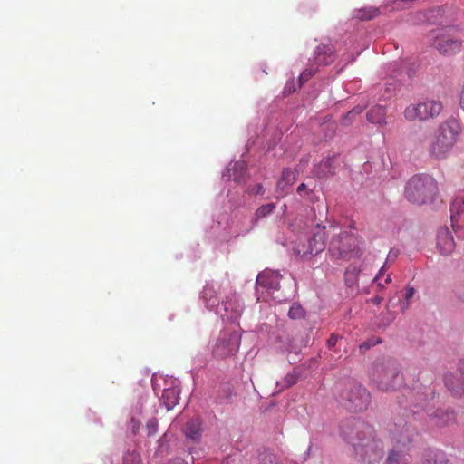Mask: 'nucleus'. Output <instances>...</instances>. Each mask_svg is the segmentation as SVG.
<instances>
[{"mask_svg":"<svg viewBox=\"0 0 464 464\" xmlns=\"http://www.w3.org/2000/svg\"><path fill=\"white\" fill-rule=\"evenodd\" d=\"M325 234L331 236L328 252L336 260H350L361 255V239L356 233L348 227L331 224L326 227L316 225V231L313 237L308 239L307 246L297 245L294 250L301 257L314 256L322 252L325 247Z\"/></svg>","mask_w":464,"mask_h":464,"instance_id":"f257e3e1","label":"nucleus"},{"mask_svg":"<svg viewBox=\"0 0 464 464\" xmlns=\"http://www.w3.org/2000/svg\"><path fill=\"white\" fill-rule=\"evenodd\" d=\"M342 436L350 443L362 461L372 464L383 456L382 442L375 440L374 430L369 424L356 420L342 427Z\"/></svg>","mask_w":464,"mask_h":464,"instance_id":"f03ea898","label":"nucleus"},{"mask_svg":"<svg viewBox=\"0 0 464 464\" xmlns=\"http://www.w3.org/2000/svg\"><path fill=\"white\" fill-rule=\"evenodd\" d=\"M221 285L218 282L207 283L201 292L200 299L206 307L219 315L224 321L236 323L243 312V304L236 295L227 296L219 304Z\"/></svg>","mask_w":464,"mask_h":464,"instance_id":"7ed1b4c3","label":"nucleus"},{"mask_svg":"<svg viewBox=\"0 0 464 464\" xmlns=\"http://www.w3.org/2000/svg\"><path fill=\"white\" fill-rule=\"evenodd\" d=\"M460 131L459 124L454 120L446 121L440 124L429 141L428 152L430 156L436 160L446 159L456 145Z\"/></svg>","mask_w":464,"mask_h":464,"instance_id":"20e7f679","label":"nucleus"},{"mask_svg":"<svg viewBox=\"0 0 464 464\" xmlns=\"http://www.w3.org/2000/svg\"><path fill=\"white\" fill-rule=\"evenodd\" d=\"M437 190V184L432 177L415 175L407 181L404 195L410 202L423 205L432 202Z\"/></svg>","mask_w":464,"mask_h":464,"instance_id":"39448f33","label":"nucleus"},{"mask_svg":"<svg viewBox=\"0 0 464 464\" xmlns=\"http://www.w3.org/2000/svg\"><path fill=\"white\" fill-rule=\"evenodd\" d=\"M372 381L380 391L390 392L401 385L402 377L396 363L389 360L374 363Z\"/></svg>","mask_w":464,"mask_h":464,"instance_id":"423d86ee","label":"nucleus"},{"mask_svg":"<svg viewBox=\"0 0 464 464\" xmlns=\"http://www.w3.org/2000/svg\"><path fill=\"white\" fill-rule=\"evenodd\" d=\"M455 27H440L431 30L428 34L430 44L439 51L440 53L450 56L461 50L462 41L450 35Z\"/></svg>","mask_w":464,"mask_h":464,"instance_id":"0eeeda50","label":"nucleus"},{"mask_svg":"<svg viewBox=\"0 0 464 464\" xmlns=\"http://www.w3.org/2000/svg\"><path fill=\"white\" fill-rule=\"evenodd\" d=\"M154 393L168 411L171 410L179 399V382L173 377L153 376Z\"/></svg>","mask_w":464,"mask_h":464,"instance_id":"6e6552de","label":"nucleus"},{"mask_svg":"<svg viewBox=\"0 0 464 464\" xmlns=\"http://www.w3.org/2000/svg\"><path fill=\"white\" fill-rule=\"evenodd\" d=\"M240 340L241 336L237 330H222L212 350L214 357L224 359L235 355L239 349Z\"/></svg>","mask_w":464,"mask_h":464,"instance_id":"1a4fd4ad","label":"nucleus"},{"mask_svg":"<svg viewBox=\"0 0 464 464\" xmlns=\"http://www.w3.org/2000/svg\"><path fill=\"white\" fill-rule=\"evenodd\" d=\"M442 111V104L439 101L427 100L415 104H410L404 111L408 121H425L438 116Z\"/></svg>","mask_w":464,"mask_h":464,"instance_id":"9d476101","label":"nucleus"},{"mask_svg":"<svg viewBox=\"0 0 464 464\" xmlns=\"http://www.w3.org/2000/svg\"><path fill=\"white\" fill-rule=\"evenodd\" d=\"M343 398L348 401L347 407L353 411H363L370 403L369 392L364 387L357 383H353L351 391L343 394Z\"/></svg>","mask_w":464,"mask_h":464,"instance_id":"9b49d317","label":"nucleus"},{"mask_svg":"<svg viewBox=\"0 0 464 464\" xmlns=\"http://www.w3.org/2000/svg\"><path fill=\"white\" fill-rule=\"evenodd\" d=\"M281 276L276 271H264L256 277V292H274L279 288Z\"/></svg>","mask_w":464,"mask_h":464,"instance_id":"f8f14e48","label":"nucleus"},{"mask_svg":"<svg viewBox=\"0 0 464 464\" xmlns=\"http://www.w3.org/2000/svg\"><path fill=\"white\" fill-rule=\"evenodd\" d=\"M437 248L442 255H450L455 248V241L448 227H440L437 233Z\"/></svg>","mask_w":464,"mask_h":464,"instance_id":"ddd939ff","label":"nucleus"},{"mask_svg":"<svg viewBox=\"0 0 464 464\" xmlns=\"http://www.w3.org/2000/svg\"><path fill=\"white\" fill-rule=\"evenodd\" d=\"M450 220L454 228L464 227V197L456 196L450 205Z\"/></svg>","mask_w":464,"mask_h":464,"instance_id":"4468645a","label":"nucleus"},{"mask_svg":"<svg viewBox=\"0 0 464 464\" xmlns=\"http://www.w3.org/2000/svg\"><path fill=\"white\" fill-rule=\"evenodd\" d=\"M397 251L391 250L388 254L385 263L379 270L378 274L373 279V283H375L378 286L383 287L384 285L390 284L392 282V276L390 274H386L388 267L391 264H392L397 258Z\"/></svg>","mask_w":464,"mask_h":464,"instance_id":"2eb2a0df","label":"nucleus"},{"mask_svg":"<svg viewBox=\"0 0 464 464\" xmlns=\"http://www.w3.org/2000/svg\"><path fill=\"white\" fill-rule=\"evenodd\" d=\"M246 162L244 160H238L230 163L226 170L222 173L223 179L230 180L233 179L235 182H240L245 175Z\"/></svg>","mask_w":464,"mask_h":464,"instance_id":"dca6fc26","label":"nucleus"},{"mask_svg":"<svg viewBox=\"0 0 464 464\" xmlns=\"http://www.w3.org/2000/svg\"><path fill=\"white\" fill-rule=\"evenodd\" d=\"M391 438L392 440L397 445V447L401 446L402 448H404L411 440V430L409 427L405 425H395V428L391 430Z\"/></svg>","mask_w":464,"mask_h":464,"instance_id":"f3484780","label":"nucleus"},{"mask_svg":"<svg viewBox=\"0 0 464 464\" xmlns=\"http://www.w3.org/2000/svg\"><path fill=\"white\" fill-rule=\"evenodd\" d=\"M334 61V50L331 45H319L314 55V62L318 65H326Z\"/></svg>","mask_w":464,"mask_h":464,"instance_id":"a211bd4d","label":"nucleus"},{"mask_svg":"<svg viewBox=\"0 0 464 464\" xmlns=\"http://www.w3.org/2000/svg\"><path fill=\"white\" fill-rule=\"evenodd\" d=\"M428 415L430 416L434 420V422L440 426L448 425L453 422L456 418L455 412L449 408L438 409L432 413H428Z\"/></svg>","mask_w":464,"mask_h":464,"instance_id":"6ab92c4d","label":"nucleus"},{"mask_svg":"<svg viewBox=\"0 0 464 464\" xmlns=\"http://www.w3.org/2000/svg\"><path fill=\"white\" fill-rule=\"evenodd\" d=\"M459 369L460 372V385H455L453 382V375L451 373H448L445 375L444 381L445 384L450 391L454 392L457 395L464 396V361H461L459 364Z\"/></svg>","mask_w":464,"mask_h":464,"instance_id":"aec40b11","label":"nucleus"},{"mask_svg":"<svg viewBox=\"0 0 464 464\" xmlns=\"http://www.w3.org/2000/svg\"><path fill=\"white\" fill-rule=\"evenodd\" d=\"M185 436L192 440H198L201 437V420L198 417L188 420L184 429Z\"/></svg>","mask_w":464,"mask_h":464,"instance_id":"412c9836","label":"nucleus"},{"mask_svg":"<svg viewBox=\"0 0 464 464\" xmlns=\"http://www.w3.org/2000/svg\"><path fill=\"white\" fill-rule=\"evenodd\" d=\"M385 110L382 106L376 105L367 112V119L370 122L379 125L386 123Z\"/></svg>","mask_w":464,"mask_h":464,"instance_id":"4be33fe9","label":"nucleus"},{"mask_svg":"<svg viewBox=\"0 0 464 464\" xmlns=\"http://www.w3.org/2000/svg\"><path fill=\"white\" fill-rule=\"evenodd\" d=\"M379 9L373 7H365L357 11L356 17L361 20H370L378 15Z\"/></svg>","mask_w":464,"mask_h":464,"instance_id":"5701e85b","label":"nucleus"},{"mask_svg":"<svg viewBox=\"0 0 464 464\" xmlns=\"http://www.w3.org/2000/svg\"><path fill=\"white\" fill-rule=\"evenodd\" d=\"M406 460V456L401 450H392L387 458L388 464H400Z\"/></svg>","mask_w":464,"mask_h":464,"instance_id":"b1692460","label":"nucleus"},{"mask_svg":"<svg viewBox=\"0 0 464 464\" xmlns=\"http://www.w3.org/2000/svg\"><path fill=\"white\" fill-rule=\"evenodd\" d=\"M415 293H416V291L412 286H407L405 288V291L403 293V300L401 301V309L402 311H405L406 309L409 308V306L411 304V301L412 297L414 296Z\"/></svg>","mask_w":464,"mask_h":464,"instance_id":"393cba45","label":"nucleus"},{"mask_svg":"<svg viewBox=\"0 0 464 464\" xmlns=\"http://www.w3.org/2000/svg\"><path fill=\"white\" fill-rule=\"evenodd\" d=\"M276 208V204L274 203H268V204H266V205H262L261 207H259L256 213H255V217L256 219H261L263 218H265L266 216L269 215L270 213H272Z\"/></svg>","mask_w":464,"mask_h":464,"instance_id":"a878e982","label":"nucleus"},{"mask_svg":"<svg viewBox=\"0 0 464 464\" xmlns=\"http://www.w3.org/2000/svg\"><path fill=\"white\" fill-rule=\"evenodd\" d=\"M288 315L291 319H300L304 317V310L300 304H295L289 308Z\"/></svg>","mask_w":464,"mask_h":464,"instance_id":"bb28decb","label":"nucleus"},{"mask_svg":"<svg viewBox=\"0 0 464 464\" xmlns=\"http://www.w3.org/2000/svg\"><path fill=\"white\" fill-rule=\"evenodd\" d=\"M401 63L394 62L387 65V76L397 77L401 74Z\"/></svg>","mask_w":464,"mask_h":464,"instance_id":"cd10ccee","label":"nucleus"},{"mask_svg":"<svg viewBox=\"0 0 464 464\" xmlns=\"http://www.w3.org/2000/svg\"><path fill=\"white\" fill-rule=\"evenodd\" d=\"M281 179H285V186H291L295 181L296 173L294 170L286 169L283 171Z\"/></svg>","mask_w":464,"mask_h":464,"instance_id":"c85d7f7f","label":"nucleus"},{"mask_svg":"<svg viewBox=\"0 0 464 464\" xmlns=\"http://www.w3.org/2000/svg\"><path fill=\"white\" fill-rule=\"evenodd\" d=\"M297 381V377L295 373L287 374L285 379L281 382H277L278 386H281V389L288 388L294 385Z\"/></svg>","mask_w":464,"mask_h":464,"instance_id":"c756f323","label":"nucleus"},{"mask_svg":"<svg viewBox=\"0 0 464 464\" xmlns=\"http://www.w3.org/2000/svg\"><path fill=\"white\" fill-rule=\"evenodd\" d=\"M363 111V107H361V106H357V107H354L352 111H350L345 117H343V123L344 125H348L352 119L353 117H355L356 115H359Z\"/></svg>","mask_w":464,"mask_h":464,"instance_id":"7c9ffc66","label":"nucleus"},{"mask_svg":"<svg viewBox=\"0 0 464 464\" xmlns=\"http://www.w3.org/2000/svg\"><path fill=\"white\" fill-rule=\"evenodd\" d=\"M146 431L148 436H153L158 431V420L155 418L150 419L146 423Z\"/></svg>","mask_w":464,"mask_h":464,"instance_id":"2f4dec72","label":"nucleus"},{"mask_svg":"<svg viewBox=\"0 0 464 464\" xmlns=\"http://www.w3.org/2000/svg\"><path fill=\"white\" fill-rule=\"evenodd\" d=\"M315 72L316 70L312 66L303 71L299 76V86L307 82L315 73Z\"/></svg>","mask_w":464,"mask_h":464,"instance_id":"473e14b6","label":"nucleus"},{"mask_svg":"<svg viewBox=\"0 0 464 464\" xmlns=\"http://www.w3.org/2000/svg\"><path fill=\"white\" fill-rule=\"evenodd\" d=\"M246 192L250 195L263 196L265 194V188H263V186L261 184L257 183L254 186H249L246 189Z\"/></svg>","mask_w":464,"mask_h":464,"instance_id":"72a5a7b5","label":"nucleus"},{"mask_svg":"<svg viewBox=\"0 0 464 464\" xmlns=\"http://www.w3.org/2000/svg\"><path fill=\"white\" fill-rule=\"evenodd\" d=\"M289 186H285V179H280L277 182V186H276V190L277 192L279 193L278 197H282L284 196L286 188H288Z\"/></svg>","mask_w":464,"mask_h":464,"instance_id":"f704fd0d","label":"nucleus"},{"mask_svg":"<svg viewBox=\"0 0 464 464\" xmlns=\"http://www.w3.org/2000/svg\"><path fill=\"white\" fill-rule=\"evenodd\" d=\"M337 340H338L337 336H335V335H332V336L328 339V341H327V345H328V347H329V348L334 347V346L336 344Z\"/></svg>","mask_w":464,"mask_h":464,"instance_id":"c9c22d12","label":"nucleus"},{"mask_svg":"<svg viewBox=\"0 0 464 464\" xmlns=\"http://www.w3.org/2000/svg\"><path fill=\"white\" fill-rule=\"evenodd\" d=\"M394 3L398 5V7H402L404 4H408L410 2H413L414 0H393Z\"/></svg>","mask_w":464,"mask_h":464,"instance_id":"e433bc0d","label":"nucleus"},{"mask_svg":"<svg viewBox=\"0 0 464 464\" xmlns=\"http://www.w3.org/2000/svg\"><path fill=\"white\" fill-rule=\"evenodd\" d=\"M306 189V185L304 183H302L297 188V192L301 194L304 190Z\"/></svg>","mask_w":464,"mask_h":464,"instance_id":"4c0bfd02","label":"nucleus"},{"mask_svg":"<svg viewBox=\"0 0 464 464\" xmlns=\"http://www.w3.org/2000/svg\"><path fill=\"white\" fill-rule=\"evenodd\" d=\"M285 92H295V88H292L290 83H287L285 87Z\"/></svg>","mask_w":464,"mask_h":464,"instance_id":"58836bf2","label":"nucleus"},{"mask_svg":"<svg viewBox=\"0 0 464 464\" xmlns=\"http://www.w3.org/2000/svg\"><path fill=\"white\" fill-rule=\"evenodd\" d=\"M131 422L133 424V431L136 432V430L139 429L140 424L136 423L134 419L131 420Z\"/></svg>","mask_w":464,"mask_h":464,"instance_id":"ea45409f","label":"nucleus"},{"mask_svg":"<svg viewBox=\"0 0 464 464\" xmlns=\"http://www.w3.org/2000/svg\"><path fill=\"white\" fill-rule=\"evenodd\" d=\"M380 342H381L380 339H377L375 341V343H379ZM373 344H374V343H365L362 347H367L368 348V347H370L371 345H373Z\"/></svg>","mask_w":464,"mask_h":464,"instance_id":"a19ab883","label":"nucleus"},{"mask_svg":"<svg viewBox=\"0 0 464 464\" xmlns=\"http://www.w3.org/2000/svg\"><path fill=\"white\" fill-rule=\"evenodd\" d=\"M328 173H332L331 169H328V170H323V171H322V174H323V175H326V174H328Z\"/></svg>","mask_w":464,"mask_h":464,"instance_id":"79ce46f5","label":"nucleus"},{"mask_svg":"<svg viewBox=\"0 0 464 464\" xmlns=\"http://www.w3.org/2000/svg\"><path fill=\"white\" fill-rule=\"evenodd\" d=\"M420 407L421 409L425 410V409H426V404H425L424 402H422V401H421V402L420 403Z\"/></svg>","mask_w":464,"mask_h":464,"instance_id":"37998d69","label":"nucleus"},{"mask_svg":"<svg viewBox=\"0 0 464 464\" xmlns=\"http://www.w3.org/2000/svg\"><path fill=\"white\" fill-rule=\"evenodd\" d=\"M381 301H382V298H376V299H375V303H376V304H379Z\"/></svg>","mask_w":464,"mask_h":464,"instance_id":"c03bdc74","label":"nucleus"},{"mask_svg":"<svg viewBox=\"0 0 464 464\" xmlns=\"http://www.w3.org/2000/svg\"><path fill=\"white\" fill-rule=\"evenodd\" d=\"M382 97H383L384 99H388V98L390 97V95L383 94V95H382Z\"/></svg>","mask_w":464,"mask_h":464,"instance_id":"a18cd8bd","label":"nucleus"},{"mask_svg":"<svg viewBox=\"0 0 464 464\" xmlns=\"http://www.w3.org/2000/svg\"><path fill=\"white\" fill-rule=\"evenodd\" d=\"M176 464H181V462H180V461H179V462H177Z\"/></svg>","mask_w":464,"mask_h":464,"instance_id":"49530a36","label":"nucleus"}]
</instances>
